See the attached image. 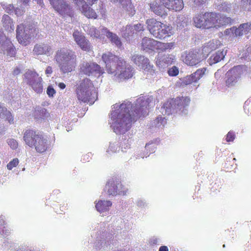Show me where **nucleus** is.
Listing matches in <instances>:
<instances>
[{"mask_svg":"<svg viewBox=\"0 0 251 251\" xmlns=\"http://www.w3.org/2000/svg\"><path fill=\"white\" fill-rule=\"evenodd\" d=\"M15 53V49L10 40L5 35H2L0 38V54L8 59L14 56Z\"/></svg>","mask_w":251,"mask_h":251,"instance_id":"obj_13","label":"nucleus"},{"mask_svg":"<svg viewBox=\"0 0 251 251\" xmlns=\"http://www.w3.org/2000/svg\"><path fill=\"white\" fill-rule=\"evenodd\" d=\"M102 59L105 63L106 71L114 75L119 80L131 78L133 74V68L119 56L108 52L103 53Z\"/></svg>","mask_w":251,"mask_h":251,"instance_id":"obj_2","label":"nucleus"},{"mask_svg":"<svg viewBox=\"0 0 251 251\" xmlns=\"http://www.w3.org/2000/svg\"><path fill=\"white\" fill-rule=\"evenodd\" d=\"M190 101L189 98L182 97L165 102L161 107L160 111L163 115H170L177 110L183 111Z\"/></svg>","mask_w":251,"mask_h":251,"instance_id":"obj_6","label":"nucleus"},{"mask_svg":"<svg viewBox=\"0 0 251 251\" xmlns=\"http://www.w3.org/2000/svg\"><path fill=\"white\" fill-rule=\"evenodd\" d=\"M175 58V56L173 55L158 54L156 60V64L161 67H165L166 65L172 64Z\"/></svg>","mask_w":251,"mask_h":251,"instance_id":"obj_25","label":"nucleus"},{"mask_svg":"<svg viewBox=\"0 0 251 251\" xmlns=\"http://www.w3.org/2000/svg\"><path fill=\"white\" fill-rule=\"evenodd\" d=\"M40 135L33 130H26L24 134L23 139L26 145L30 147H33Z\"/></svg>","mask_w":251,"mask_h":251,"instance_id":"obj_21","label":"nucleus"},{"mask_svg":"<svg viewBox=\"0 0 251 251\" xmlns=\"http://www.w3.org/2000/svg\"><path fill=\"white\" fill-rule=\"evenodd\" d=\"M76 94L78 100L84 103H94L97 98V94L94 85L89 78L83 79L78 85L76 89Z\"/></svg>","mask_w":251,"mask_h":251,"instance_id":"obj_4","label":"nucleus"},{"mask_svg":"<svg viewBox=\"0 0 251 251\" xmlns=\"http://www.w3.org/2000/svg\"><path fill=\"white\" fill-rule=\"evenodd\" d=\"M14 12L17 16H20L23 14L24 9L22 8H20L17 7L16 8L14 9Z\"/></svg>","mask_w":251,"mask_h":251,"instance_id":"obj_55","label":"nucleus"},{"mask_svg":"<svg viewBox=\"0 0 251 251\" xmlns=\"http://www.w3.org/2000/svg\"><path fill=\"white\" fill-rule=\"evenodd\" d=\"M122 33L125 38H129V37L132 36L134 33L133 26L131 25H127L126 26L123 27L122 30Z\"/></svg>","mask_w":251,"mask_h":251,"instance_id":"obj_38","label":"nucleus"},{"mask_svg":"<svg viewBox=\"0 0 251 251\" xmlns=\"http://www.w3.org/2000/svg\"><path fill=\"white\" fill-rule=\"evenodd\" d=\"M53 8L60 15L65 17H71L73 10L71 6L64 0H50Z\"/></svg>","mask_w":251,"mask_h":251,"instance_id":"obj_12","label":"nucleus"},{"mask_svg":"<svg viewBox=\"0 0 251 251\" xmlns=\"http://www.w3.org/2000/svg\"><path fill=\"white\" fill-rule=\"evenodd\" d=\"M152 97H141L133 104L125 100L113 105L110 115L111 127L117 134H123L130 129L132 122L141 116H146L153 106Z\"/></svg>","mask_w":251,"mask_h":251,"instance_id":"obj_1","label":"nucleus"},{"mask_svg":"<svg viewBox=\"0 0 251 251\" xmlns=\"http://www.w3.org/2000/svg\"><path fill=\"white\" fill-rule=\"evenodd\" d=\"M73 36L76 44L82 50L88 51L91 50L89 41L81 33L78 31H75Z\"/></svg>","mask_w":251,"mask_h":251,"instance_id":"obj_19","label":"nucleus"},{"mask_svg":"<svg viewBox=\"0 0 251 251\" xmlns=\"http://www.w3.org/2000/svg\"><path fill=\"white\" fill-rule=\"evenodd\" d=\"M159 251H168V249L167 246H161L159 248Z\"/></svg>","mask_w":251,"mask_h":251,"instance_id":"obj_61","label":"nucleus"},{"mask_svg":"<svg viewBox=\"0 0 251 251\" xmlns=\"http://www.w3.org/2000/svg\"><path fill=\"white\" fill-rule=\"evenodd\" d=\"M148 29L155 38L162 39L170 36L171 27L154 19L146 21Z\"/></svg>","mask_w":251,"mask_h":251,"instance_id":"obj_5","label":"nucleus"},{"mask_svg":"<svg viewBox=\"0 0 251 251\" xmlns=\"http://www.w3.org/2000/svg\"><path fill=\"white\" fill-rule=\"evenodd\" d=\"M160 0V3H161L163 5H164V6H165V7H166V8H167L168 5H169V4H170V2L171 1V0Z\"/></svg>","mask_w":251,"mask_h":251,"instance_id":"obj_57","label":"nucleus"},{"mask_svg":"<svg viewBox=\"0 0 251 251\" xmlns=\"http://www.w3.org/2000/svg\"><path fill=\"white\" fill-rule=\"evenodd\" d=\"M112 205V202L110 201H99L96 204V208L100 213L108 211L109 207Z\"/></svg>","mask_w":251,"mask_h":251,"instance_id":"obj_33","label":"nucleus"},{"mask_svg":"<svg viewBox=\"0 0 251 251\" xmlns=\"http://www.w3.org/2000/svg\"><path fill=\"white\" fill-rule=\"evenodd\" d=\"M205 71V68L199 69L191 75H187L186 76L180 79L181 85L182 86H184L193 82L198 81L203 75Z\"/></svg>","mask_w":251,"mask_h":251,"instance_id":"obj_18","label":"nucleus"},{"mask_svg":"<svg viewBox=\"0 0 251 251\" xmlns=\"http://www.w3.org/2000/svg\"><path fill=\"white\" fill-rule=\"evenodd\" d=\"M114 3L119 2L123 6V8L126 10L128 14L132 16L135 14V10L133 5L131 3L130 0H110Z\"/></svg>","mask_w":251,"mask_h":251,"instance_id":"obj_28","label":"nucleus"},{"mask_svg":"<svg viewBox=\"0 0 251 251\" xmlns=\"http://www.w3.org/2000/svg\"><path fill=\"white\" fill-rule=\"evenodd\" d=\"M194 4L197 6H200L205 3L206 0H192Z\"/></svg>","mask_w":251,"mask_h":251,"instance_id":"obj_56","label":"nucleus"},{"mask_svg":"<svg viewBox=\"0 0 251 251\" xmlns=\"http://www.w3.org/2000/svg\"><path fill=\"white\" fill-rule=\"evenodd\" d=\"M245 112L248 115L251 114V104L246 102L244 106Z\"/></svg>","mask_w":251,"mask_h":251,"instance_id":"obj_49","label":"nucleus"},{"mask_svg":"<svg viewBox=\"0 0 251 251\" xmlns=\"http://www.w3.org/2000/svg\"><path fill=\"white\" fill-rule=\"evenodd\" d=\"M25 81L37 93L43 91L42 78L34 71L28 70L24 75Z\"/></svg>","mask_w":251,"mask_h":251,"instance_id":"obj_10","label":"nucleus"},{"mask_svg":"<svg viewBox=\"0 0 251 251\" xmlns=\"http://www.w3.org/2000/svg\"><path fill=\"white\" fill-rule=\"evenodd\" d=\"M240 25H243V28H241V32H243V34L248 33L251 31V23H247L241 24Z\"/></svg>","mask_w":251,"mask_h":251,"instance_id":"obj_43","label":"nucleus"},{"mask_svg":"<svg viewBox=\"0 0 251 251\" xmlns=\"http://www.w3.org/2000/svg\"><path fill=\"white\" fill-rule=\"evenodd\" d=\"M18 163L19 160L17 158L13 159L7 164V169L10 170H12L13 167H16L18 164Z\"/></svg>","mask_w":251,"mask_h":251,"instance_id":"obj_47","label":"nucleus"},{"mask_svg":"<svg viewBox=\"0 0 251 251\" xmlns=\"http://www.w3.org/2000/svg\"><path fill=\"white\" fill-rule=\"evenodd\" d=\"M154 146L151 144H147L145 146V149L147 151H150L151 152H153L154 151Z\"/></svg>","mask_w":251,"mask_h":251,"instance_id":"obj_53","label":"nucleus"},{"mask_svg":"<svg viewBox=\"0 0 251 251\" xmlns=\"http://www.w3.org/2000/svg\"><path fill=\"white\" fill-rule=\"evenodd\" d=\"M54 59L63 75L72 72L76 65V55L72 50L62 48L55 52Z\"/></svg>","mask_w":251,"mask_h":251,"instance_id":"obj_3","label":"nucleus"},{"mask_svg":"<svg viewBox=\"0 0 251 251\" xmlns=\"http://www.w3.org/2000/svg\"><path fill=\"white\" fill-rule=\"evenodd\" d=\"M58 85V87L61 89H64L66 87V85L63 82L59 83Z\"/></svg>","mask_w":251,"mask_h":251,"instance_id":"obj_63","label":"nucleus"},{"mask_svg":"<svg viewBox=\"0 0 251 251\" xmlns=\"http://www.w3.org/2000/svg\"><path fill=\"white\" fill-rule=\"evenodd\" d=\"M55 91L52 86H48L47 90V93L50 97H53V95L55 94Z\"/></svg>","mask_w":251,"mask_h":251,"instance_id":"obj_48","label":"nucleus"},{"mask_svg":"<svg viewBox=\"0 0 251 251\" xmlns=\"http://www.w3.org/2000/svg\"><path fill=\"white\" fill-rule=\"evenodd\" d=\"M21 72V69L18 67H16L13 68V71H12V75L14 76H17L18 75H19Z\"/></svg>","mask_w":251,"mask_h":251,"instance_id":"obj_54","label":"nucleus"},{"mask_svg":"<svg viewBox=\"0 0 251 251\" xmlns=\"http://www.w3.org/2000/svg\"><path fill=\"white\" fill-rule=\"evenodd\" d=\"M37 4H38L41 7H43L44 5L43 0H34Z\"/></svg>","mask_w":251,"mask_h":251,"instance_id":"obj_62","label":"nucleus"},{"mask_svg":"<svg viewBox=\"0 0 251 251\" xmlns=\"http://www.w3.org/2000/svg\"><path fill=\"white\" fill-rule=\"evenodd\" d=\"M235 138V135L233 132L229 131L226 137V140L227 142H232L233 141Z\"/></svg>","mask_w":251,"mask_h":251,"instance_id":"obj_50","label":"nucleus"},{"mask_svg":"<svg viewBox=\"0 0 251 251\" xmlns=\"http://www.w3.org/2000/svg\"><path fill=\"white\" fill-rule=\"evenodd\" d=\"M1 5L2 8L8 13L11 14L14 12V7L13 5L2 2Z\"/></svg>","mask_w":251,"mask_h":251,"instance_id":"obj_42","label":"nucleus"},{"mask_svg":"<svg viewBox=\"0 0 251 251\" xmlns=\"http://www.w3.org/2000/svg\"><path fill=\"white\" fill-rule=\"evenodd\" d=\"M104 191L109 195L116 196L126 195L128 189L123 186L121 182L118 179L113 178L109 179L107 182Z\"/></svg>","mask_w":251,"mask_h":251,"instance_id":"obj_11","label":"nucleus"},{"mask_svg":"<svg viewBox=\"0 0 251 251\" xmlns=\"http://www.w3.org/2000/svg\"><path fill=\"white\" fill-rule=\"evenodd\" d=\"M226 53V50H218L214 53L209 59V64L212 65L223 60Z\"/></svg>","mask_w":251,"mask_h":251,"instance_id":"obj_32","label":"nucleus"},{"mask_svg":"<svg viewBox=\"0 0 251 251\" xmlns=\"http://www.w3.org/2000/svg\"><path fill=\"white\" fill-rule=\"evenodd\" d=\"M220 42L218 40H213L208 42L202 49V52L205 54H208L211 51L216 50L220 45Z\"/></svg>","mask_w":251,"mask_h":251,"instance_id":"obj_31","label":"nucleus"},{"mask_svg":"<svg viewBox=\"0 0 251 251\" xmlns=\"http://www.w3.org/2000/svg\"><path fill=\"white\" fill-rule=\"evenodd\" d=\"M150 9L155 15L161 17L165 18L168 15L167 8L155 1L150 4Z\"/></svg>","mask_w":251,"mask_h":251,"instance_id":"obj_24","label":"nucleus"},{"mask_svg":"<svg viewBox=\"0 0 251 251\" xmlns=\"http://www.w3.org/2000/svg\"><path fill=\"white\" fill-rule=\"evenodd\" d=\"M242 73V67L237 66L229 70L226 73V85L231 87L235 85L239 81L240 75Z\"/></svg>","mask_w":251,"mask_h":251,"instance_id":"obj_14","label":"nucleus"},{"mask_svg":"<svg viewBox=\"0 0 251 251\" xmlns=\"http://www.w3.org/2000/svg\"><path fill=\"white\" fill-rule=\"evenodd\" d=\"M73 1L85 16L88 18H97L95 11L88 6L84 0H73Z\"/></svg>","mask_w":251,"mask_h":251,"instance_id":"obj_16","label":"nucleus"},{"mask_svg":"<svg viewBox=\"0 0 251 251\" xmlns=\"http://www.w3.org/2000/svg\"><path fill=\"white\" fill-rule=\"evenodd\" d=\"M33 52L35 55H46L50 56L53 52L51 46L45 43H41L35 45Z\"/></svg>","mask_w":251,"mask_h":251,"instance_id":"obj_22","label":"nucleus"},{"mask_svg":"<svg viewBox=\"0 0 251 251\" xmlns=\"http://www.w3.org/2000/svg\"><path fill=\"white\" fill-rule=\"evenodd\" d=\"M224 33L226 35L229 36L230 37L234 36V33L233 30H232V27L230 28L226 29Z\"/></svg>","mask_w":251,"mask_h":251,"instance_id":"obj_52","label":"nucleus"},{"mask_svg":"<svg viewBox=\"0 0 251 251\" xmlns=\"http://www.w3.org/2000/svg\"><path fill=\"white\" fill-rule=\"evenodd\" d=\"M119 148V146L118 144L116 143H110L108 148L107 149L106 152L108 154H110L111 153L116 152L118 149Z\"/></svg>","mask_w":251,"mask_h":251,"instance_id":"obj_41","label":"nucleus"},{"mask_svg":"<svg viewBox=\"0 0 251 251\" xmlns=\"http://www.w3.org/2000/svg\"><path fill=\"white\" fill-rule=\"evenodd\" d=\"M137 204L139 207H144L146 205V202L144 200H139L137 202Z\"/></svg>","mask_w":251,"mask_h":251,"instance_id":"obj_59","label":"nucleus"},{"mask_svg":"<svg viewBox=\"0 0 251 251\" xmlns=\"http://www.w3.org/2000/svg\"><path fill=\"white\" fill-rule=\"evenodd\" d=\"M184 7V3L182 0H171L167 9L176 12L181 11Z\"/></svg>","mask_w":251,"mask_h":251,"instance_id":"obj_30","label":"nucleus"},{"mask_svg":"<svg viewBox=\"0 0 251 251\" xmlns=\"http://www.w3.org/2000/svg\"><path fill=\"white\" fill-rule=\"evenodd\" d=\"M4 224V218L2 216L0 217V234L3 237H6L9 233V230L3 226Z\"/></svg>","mask_w":251,"mask_h":251,"instance_id":"obj_40","label":"nucleus"},{"mask_svg":"<svg viewBox=\"0 0 251 251\" xmlns=\"http://www.w3.org/2000/svg\"><path fill=\"white\" fill-rule=\"evenodd\" d=\"M52 73V69L50 66H48L45 70V74L49 76Z\"/></svg>","mask_w":251,"mask_h":251,"instance_id":"obj_58","label":"nucleus"},{"mask_svg":"<svg viewBox=\"0 0 251 251\" xmlns=\"http://www.w3.org/2000/svg\"><path fill=\"white\" fill-rule=\"evenodd\" d=\"M37 140L33 147L35 148L37 152H43L45 151L48 148V140L45 138L41 134L40 136V138Z\"/></svg>","mask_w":251,"mask_h":251,"instance_id":"obj_26","label":"nucleus"},{"mask_svg":"<svg viewBox=\"0 0 251 251\" xmlns=\"http://www.w3.org/2000/svg\"><path fill=\"white\" fill-rule=\"evenodd\" d=\"M131 59L140 69L146 71L152 70L153 66L150 64L149 60L144 56L138 53H134L132 55Z\"/></svg>","mask_w":251,"mask_h":251,"instance_id":"obj_15","label":"nucleus"},{"mask_svg":"<svg viewBox=\"0 0 251 251\" xmlns=\"http://www.w3.org/2000/svg\"><path fill=\"white\" fill-rule=\"evenodd\" d=\"M168 73L170 76H176L178 74V70L176 66H173L168 70Z\"/></svg>","mask_w":251,"mask_h":251,"instance_id":"obj_46","label":"nucleus"},{"mask_svg":"<svg viewBox=\"0 0 251 251\" xmlns=\"http://www.w3.org/2000/svg\"><path fill=\"white\" fill-rule=\"evenodd\" d=\"M157 41L153 40V39L144 37L141 42V48L142 49L146 51L149 50H153L155 49L156 44Z\"/></svg>","mask_w":251,"mask_h":251,"instance_id":"obj_27","label":"nucleus"},{"mask_svg":"<svg viewBox=\"0 0 251 251\" xmlns=\"http://www.w3.org/2000/svg\"><path fill=\"white\" fill-rule=\"evenodd\" d=\"M0 117L5 118L10 124L13 123L14 119L11 113L7 109L0 104Z\"/></svg>","mask_w":251,"mask_h":251,"instance_id":"obj_35","label":"nucleus"},{"mask_svg":"<svg viewBox=\"0 0 251 251\" xmlns=\"http://www.w3.org/2000/svg\"><path fill=\"white\" fill-rule=\"evenodd\" d=\"M183 61L187 65L196 66L201 61V54L197 51H191L182 55Z\"/></svg>","mask_w":251,"mask_h":251,"instance_id":"obj_17","label":"nucleus"},{"mask_svg":"<svg viewBox=\"0 0 251 251\" xmlns=\"http://www.w3.org/2000/svg\"><path fill=\"white\" fill-rule=\"evenodd\" d=\"M100 30H101V34L105 35L109 39L112 44L115 45L119 48H121L122 43L120 38L116 34L110 31L107 28L104 27H101Z\"/></svg>","mask_w":251,"mask_h":251,"instance_id":"obj_23","label":"nucleus"},{"mask_svg":"<svg viewBox=\"0 0 251 251\" xmlns=\"http://www.w3.org/2000/svg\"><path fill=\"white\" fill-rule=\"evenodd\" d=\"M79 75L87 76H100L104 73L100 65L92 62L82 61L79 66Z\"/></svg>","mask_w":251,"mask_h":251,"instance_id":"obj_8","label":"nucleus"},{"mask_svg":"<svg viewBox=\"0 0 251 251\" xmlns=\"http://www.w3.org/2000/svg\"><path fill=\"white\" fill-rule=\"evenodd\" d=\"M35 29L33 27L21 24L16 29V37L19 43L24 46L29 44Z\"/></svg>","mask_w":251,"mask_h":251,"instance_id":"obj_9","label":"nucleus"},{"mask_svg":"<svg viewBox=\"0 0 251 251\" xmlns=\"http://www.w3.org/2000/svg\"><path fill=\"white\" fill-rule=\"evenodd\" d=\"M243 25H239L238 27L236 26L232 27V30H233L234 33V36H241L243 35V32H241V28H243L242 26Z\"/></svg>","mask_w":251,"mask_h":251,"instance_id":"obj_45","label":"nucleus"},{"mask_svg":"<svg viewBox=\"0 0 251 251\" xmlns=\"http://www.w3.org/2000/svg\"><path fill=\"white\" fill-rule=\"evenodd\" d=\"M204 17V13H200L195 15L193 18L194 24L197 27L204 28L205 25V20L203 18Z\"/></svg>","mask_w":251,"mask_h":251,"instance_id":"obj_34","label":"nucleus"},{"mask_svg":"<svg viewBox=\"0 0 251 251\" xmlns=\"http://www.w3.org/2000/svg\"><path fill=\"white\" fill-rule=\"evenodd\" d=\"M1 22L4 29L8 32L14 31L15 26L12 19L7 15L2 16Z\"/></svg>","mask_w":251,"mask_h":251,"instance_id":"obj_29","label":"nucleus"},{"mask_svg":"<svg viewBox=\"0 0 251 251\" xmlns=\"http://www.w3.org/2000/svg\"><path fill=\"white\" fill-rule=\"evenodd\" d=\"M86 27L87 29L85 30L91 37L96 38H101L102 37L103 35L101 34V32L98 30L96 27L93 26H87Z\"/></svg>","mask_w":251,"mask_h":251,"instance_id":"obj_37","label":"nucleus"},{"mask_svg":"<svg viewBox=\"0 0 251 251\" xmlns=\"http://www.w3.org/2000/svg\"><path fill=\"white\" fill-rule=\"evenodd\" d=\"M133 30L136 31H140L144 30V26L141 24H138L136 25H134L133 26Z\"/></svg>","mask_w":251,"mask_h":251,"instance_id":"obj_51","label":"nucleus"},{"mask_svg":"<svg viewBox=\"0 0 251 251\" xmlns=\"http://www.w3.org/2000/svg\"><path fill=\"white\" fill-rule=\"evenodd\" d=\"M174 45L173 42L165 43L157 41L155 48L162 51H165L172 49Z\"/></svg>","mask_w":251,"mask_h":251,"instance_id":"obj_36","label":"nucleus"},{"mask_svg":"<svg viewBox=\"0 0 251 251\" xmlns=\"http://www.w3.org/2000/svg\"><path fill=\"white\" fill-rule=\"evenodd\" d=\"M151 243L152 244H157L159 243V239L157 238H152L151 239Z\"/></svg>","mask_w":251,"mask_h":251,"instance_id":"obj_60","label":"nucleus"},{"mask_svg":"<svg viewBox=\"0 0 251 251\" xmlns=\"http://www.w3.org/2000/svg\"><path fill=\"white\" fill-rule=\"evenodd\" d=\"M203 18L205 20L204 28L220 27L229 23L231 21V19L229 17L213 12L204 13Z\"/></svg>","mask_w":251,"mask_h":251,"instance_id":"obj_7","label":"nucleus"},{"mask_svg":"<svg viewBox=\"0 0 251 251\" xmlns=\"http://www.w3.org/2000/svg\"><path fill=\"white\" fill-rule=\"evenodd\" d=\"M216 8L223 12L233 14L238 10V6L235 3H229L227 2H220L219 0L215 1Z\"/></svg>","mask_w":251,"mask_h":251,"instance_id":"obj_20","label":"nucleus"},{"mask_svg":"<svg viewBox=\"0 0 251 251\" xmlns=\"http://www.w3.org/2000/svg\"><path fill=\"white\" fill-rule=\"evenodd\" d=\"M7 143L10 148L13 150L16 149L18 147V142L15 139L13 138L8 139Z\"/></svg>","mask_w":251,"mask_h":251,"instance_id":"obj_44","label":"nucleus"},{"mask_svg":"<svg viewBox=\"0 0 251 251\" xmlns=\"http://www.w3.org/2000/svg\"><path fill=\"white\" fill-rule=\"evenodd\" d=\"M166 119L162 117H157L155 120L152 122L151 125L152 126L160 128L163 127L166 124Z\"/></svg>","mask_w":251,"mask_h":251,"instance_id":"obj_39","label":"nucleus"},{"mask_svg":"<svg viewBox=\"0 0 251 251\" xmlns=\"http://www.w3.org/2000/svg\"><path fill=\"white\" fill-rule=\"evenodd\" d=\"M221 71L220 70H218L215 73V76L216 77V78H219L220 77V74H221Z\"/></svg>","mask_w":251,"mask_h":251,"instance_id":"obj_64","label":"nucleus"}]
</instances>
